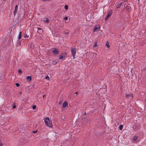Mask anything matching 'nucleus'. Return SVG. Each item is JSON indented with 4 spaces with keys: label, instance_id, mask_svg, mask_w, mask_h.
I'll list each match as a JSON object with an SVG mask.
<instances>
[{
    "label": "nucleus",
    "instance_id": "nucleus-17",
    "mask_svg": "<svg viewBox=\"0 0 146 146\" xmlns=\"http://www.w3.org/2000/svg\"><path fill=\"white\" fill-rule=\"evenodd\" d=\"M64 8H65V9H66V10H67L68 9V6L67 5H66L65 6H64Z\"/></svg>",
    "mask_w": 146,
    "mask_h": 146
},
{
    "label": "nucleus",
    "instance_id": "nucleus-23",
    "mask_svg": "<svg viewBox=\"0 0 146 146\" xmlns=\"http://www.w3.org/2000/svg\"><path fill=\"white\" fill-rule=\"evenodd\" d=\"M17 7H18V6H17V5H16L15 7V9H17Z\"/></svg>",
    "mask_w": 146,
    "mask_h": 146
},
{
    "label": "nucleus",
    "instance_id": "nucleus-24",
    "mask_svg": "<svg viewBox=\"0 0 146 146\" xmlns=\"http://www.w3.org/2000/svg\"><path fill=\"white\" fill-rule=\"evenodd\" d=\"M68 17H65L64 18V19L65 20H67L68 19Z\"/></svg>",
    "mask_w": 146,
    "mask_h": 146
},
{
    "label": "nucleus",
    "instance_id": "nucleus-5",
    "mask_svg": "<svg viewBox=\"0 0 146 146\" xmlns=\"http://www.w3.org/2000/svg\"><path fill=\"white\" fill-rule=\"evenodd\" d=\"M67 102H64L63 104L62 107L64 108H65L67 106Z\"/></svg>",
    "mask_w": 146,
    "mask_h": 146
},
{
    "label": "nucleus",
    "instance_id": "nucleus-21",
    "mask_svg": "<svg viewBox=\"0 0 146 146\" xmlns=\"http://www.w3.org/2000/svg\"><path fill=\"white\" fill-rule=\"evenodd\" d=\"M16 85L17 86V87H19V83H16Z\"/></svg>",
    "mask_w": 146,
    "mask_h": 146
},
{
    "label": "nucleus",
    "instance_id": "nucleus-33",
    "mask_svg": "<svg viewBox=\"0 0 146 146\" xmlns=\"http://www.w3.org/2000/svg\"><path fill=\"white\" fill-rule=\"evenodd\" d=\"M37 132V131H35V132Z\"/></svg>",
    "mask_w": 146,
    "mask_h": 146
},
{
    "label": "nucleus",
    "instance_id": "nucleus-8",
    "mask_svg": "<svg viewBox=\"0 0 146 146\" xmlns=\"http://www.w3.org/2000/svg\"><path fill=\"white\" fill-rule=\"evenodd\" d=\"M27 80H29V81H31V76H27L26 77Z\"/></svg>",
    "mask_w": 146,
    "mask_h": 146
},
{
    "label": "nucleus",
    "instance_id": "nucleus-25",
    "mask_svg": "<svg viewBox=\"0 0 146 146\" xmlns=\"http://www.w3.org/2000/svg\"><path fill=\"white\" fill-rule=\"evenodd\" d=\"M13 108H16V106L15 105H13L12 107Z\"/></svg>",
    "mask_w": 146,
    "mask_h": 146
},
{
    "label": "nucleus",
    "instance_id": "nucleus-14",
    "mask_svg": "<svg viewBox=\"0 0 146 146\" xmlns=\"http://www.w3.org/2000/svg\"><path fill=\"white\" fill-rule=\"evenodd\" d=\"M97 45V42H96L95 44L93 45V46L94 47H96Z\"/></svg>",
    "mask_w": 146,
    "mask_h": 146
},
{
    "label": "nucleus",
    "instance_id": "nucleus-30",
    "mask_svg": "<svg viewBox=\"0 0 146 146\" xmlns=\"http://www.w3.org/2000/svg\"><path fill=\"white\" fill-rule=\"evenodd\" d=\"M66 34H68V32H66Z\"/></svg>",
    "mask_w": 146,
    "mask_h": 146
},
{
    "label": "nucleus",
    "instance_id": "nucleus-10",
    "mask_svg": "<svg viewBox=\"0 0 146 146\" xmlns=\"http://www.w3.org/2000/svg\"><path fill=\"white\" fill-rule=\"evenodd\" d=\"M121 5H122L121 3H119V4H118L117 5V7H116L117 8H118L120 7L121 6Z\"/></svg>",
    "mask_w": 146,
    "mask_h": 146
},
{
    "label": "nucleus",
    "instance_id": "nucleus-12",
    "mask_svg": "<svg viewBox=\"0 0 146 146\" xmlns=\"http://www.w3.org/2000/svg\"><path fill=\"white\" fill-rule=\"evenodd\" d=\"M22 34V33L21 32H20L19 36L18 37V38L19 39L21 37V35Z\"/></svg>",
    "mask_w": 146,
    "mask_h": 146
},
{
    "label": "nucleus",
    "instance_id": "nucleus-27",
    "mask_svg": "<svg viewBox=\"0 0 146 146\" xmlns=\"http://www.w3.org/2000/svg\"><path fill=\"white\" fill-rule=\"evenodd\" d=\"M75 94H76V96L78 94V92H76L75 93Z\"/></svg>",
    "mask_w": 146,
    "mask_h": 146
},
{
    "label": "nucleus",
    "instance_id": "nucleus-19",
    "mask_svg": "<svg viewBox=\"0 0 146 146\" xmlns=\"http://www.w3.org/2000/svg\"><path fill=\"white\" fill-rule=\"evenodd\" d=\"M46 78V79H47V80H49V77L48 76H46V78Z\"/></svg>",
    "mask_w": 146,
    "mask_h": 146
},
{
    "label": "nucleus",
    "instance_id": "nucleus-11",
    "mask_svg": "<svg viewBox=\"0 0 146 146\" xmlns=\"http://www.w3.org/2000/svg\"><path fill=\"white\" fill-rule=\"evenodd\" d=\"M17 9H14V10L13 12V14L14 15H15L17 12Z\"/></svg>",
    "mask_w": 146,
    "mask_h": 146
},
{
    "label": "nucleus",
    "instance_id": "nucleus-29",
    "mask_svg": "<svg viewBox=\"0 0 146 146\" xmlns=\"http://www.w3.org/2000/svg\"><path fill=\"white\" fill-rule=\"evenodd\" d=\"M22 93V92H20V94L21 95Z\"/></svg>",
    "mask_w": 146,
    "mask_h": 146
},
{
    "label": "nucleus",
    "instance_id": "nucleus-9",
    "mask_svg": "<svg viewBox=\"0 0 146 146\" xmlns=\"http://www.w3.org/2000/svg\"><path fill=\"white\" fill-rule=\"evenodd\" d=\"M106 46L108 48H110V46L109 44V42L108 41L106 43Z\"/></svg>",
    "mask_w": 146,
    "mask_h": 146
},
{
    "label": "nucleus",
    "instance_id": "nucleus-16",
    "mask_svg": "<svg viewBox=\"0 0 146 146\" xmlns=\"http://www.w3.org/2000/svg\"><path fill=\"white\" fill-rule=\"evenodd\" d=\"M44 21L46 22V23H48L49 22V21L48 20V18H46V20L45 21Z\"/></svg>",
    "mask_w": 146,
    "mask_h": 146
},
{
    "label": "nucleus",
    "instance_id": "nucleus-22",
    "mask_svg": "<svg viewBox=\"0 0 146 146\" xmlns=\"http://www.w3.org/2000/svg\"><path fill=\"white\" fill-rule=\"evenodd\" d=\"M36 108V107L35 106H33V108L34 110Z\"/></svg>",
    "mask_w": 146,
    "mask_h": 146
},
{
    "label": "nucleus",
    "instance_id": "nucleus-15",
    "mask_svg": "<svg viewBox=\"0 0 146 146\" xmlns=\"http://www.w3.org/2000/svg\"><path fill=\"white\" fill-rule=\"evenodd\" d=\"M123 128V126L122 125H121L119 126V129L121 130L122 129V128Z\"/></svg>",
    "mask_w": 146,
    "mask_h": 146
},
{
    "label": "nucleus",
    "instance_id": "nucleus-20",
    "mask_svg": "<svg viewBox=\"0 0 146 146\" xmlns=\"http://www.w3.org/2000/svg\"><path fill=\"white\" fill-rule=\"evenodd\" d=\"M24 37L26 38H28L29 37V35H27L26 34H25L24 35Z\"/></svg>",
    "mask_w": 146,
    "mask_h": 146
},
{
    "label": "nucleus",
    "instance_id": "nucleus-31",
    "mask_svg": "<svg viewBox=\"0 0 146 146\" xmlns=\"http://www.w3.org/2000/svg\"><path fill=\"white\" fill-rule=\"evenodd\" d=\"M0 146H2L1 144H0Z\"/></svg>",
    "mask_w": 146,
    "mask_h": 146
},
{
    "label": "nucleus",
    "instance_id": "nucleus-18",
    "mask_svg": "<svg viewBox=\"0 0 146 146\" xmlns=\"http://www.w3.org/2000/svg\"><path fill=\"white\" fill-rule=\"evenodd\" d=\"M22 72L21 70V69H19L18 70V73L19 74H21Z\"/></svg>",
    "mask_w": 146,
    "mask_h": 146
},
{
    "label": "nucleus",
    "instance_id": "nucleus-34",
    "mask_svg": "<svg viewBox=\"0 0 146 146\" xmlns=\"http://www.w3.org/2000/svg\"><path fill=\"white\" fill-rule=\"evenodd\" d=\"M138 1H139V0H138Z\"/></svg>",
    "mask_w": 146,
    "mask_h": 146
},
{
    "label": "nucleus",
    "instance_id": "nucleus-32",
    "mask_svg": "<svg viewBox=\"0 0 146 146\" xmlns=\"http://www.w3.org/2000/svg\"><path fill=\"white\" fill-rule=\"evenodd\" d=\"M59 104H60V102H59Z\"/></svg>",
    "mask_w": 146,
    "mask_h": 146
},
{
    "label": "nucleus",
    "instance_id": "nucleus-13",
    "mask_svg": "<svg viewBox=\"0 0 146 146\" xmlns=\"http://www.w3.org/2000/svg\"><path fill=\"white\" fill-rule=\"evenodd\" d=\"M137 136H135L133 139V140L134 141H135L137 140Z\"/></svg>",
    "mask_w": 146,
    "mask_h": 146
},
{
    "label": "nucleus",
    "instance_id": "nucleus-28",
    "mask_svg": "<svg viewBox=\"0 0 146 146\" xmlns=\"http://www.w3.org/2000/svg\"><path fill=\"white\" fill-rule=\"evenodd\" d=\"M45 96H46V95H44L43 96V98H44Z\"/></svg>",
    "mask_w": 146,
    "mask_h": 146
},
{
    "label": "nucleus",
    "instance_id": "nucleus-4",
    "mask_svg": "<svg viewBox=\"0 0 146 146\" xmlns=\"http://www.w3.org/2000/svg\"><path fill=\"white\" fill-rule=\"evenodd\" d=\"M52 52L55 54H58L59 53V51L55 48H54Z\"/></svg>",
    "mask_w": 146,
    "mask_h": 146
},
{
    "label": "nucleus",
    "instance_id": "nucleus-1",
    "mask_svg": "<svg viewBox=\"0 0 146 146\" xmlns=\"http://www.w3.org/2000/svg\"><path fill=\"white\" fill-rule=\"evenodd\" d=\"M44 122L45 124L47 126L51 127L52 126V123L51 121L50 120L48 117H47L44 119Z\"/></svg>",
    "mask_w": 146,
    "mask_h": 146
},
{
    "label": "nucleus",
    "instance_id": "nucleus-26",
    "mask_svg": "<svg viewBox=\"0 0 146 146\" xmlns=\"http://www.w3.org/2000/svg\"><path fill=\"white\" fill-rule=\"evenodd\" d=\"M93 55L95 56H96V53H93Z\"/></svg>",
    "mask_w": 146,
    "mask_h": 146
},
{
    "label": "nucleus",
    "instance_id": "nucleus-2",
    "mask_svg": "<svg viewBox=\"0 0 146 146\" xmlns=\"http://www.w3.org/2000/svg\"><path fill=\"white\" fill-rule=\"evenodd\" d=\"M77 51V49L76 48H71V52L72 55V56L73 57L74 59L75 57V54Z\"/></svg>",
    "mask_w": 146,
    "mask_h": 146
},
{
    "label": "nucleus",
    "instance_id": "nucleus-7",
    "mask_svg": "<svg viewBox=\"0 0 146 146\" xmlns=\"http://www.w3.org/2000/svg\"><path fill=\"white\" fill-rule=\"evenodd\" d=\"M111 15V14L110 13H108L107 16H106L105 18V20H106L108 18V17Z\"/></svg>",
    "mask_w": 146,
    "mask_h": 146
},
{
    "label": "nucleus",
    "instance_id": "nucleus-6",
    "mask_svg": "<svg viewBox=\"0 0 146 146\" xmlns=\"http://www.w3.org/2000/svg\"><path fill=\"white\" fill-rule=\"evenodd\" d=\"M65 58L64 55H60L59 57V58L61 60H63Z\"/></svg>",
    "mask_w": 146,
    "mask_h": 146
},
{
    "label": "nucleus",
    "instance_id": "nucleus-3",
    "mask_svg": "<svg viewBox=\"0 0 146 146\" xmlns=\"http://www.w3.org/2000/svg\"><path fill=\"white\" fill-rule=\"evenodd\" d=\"M100 29L99 25H97L94 28L93 30V32H96L97 31L99 30Z\"/></svg>",
    "mask_w": 146,
    "mask_h": 146
}]
</instances>
